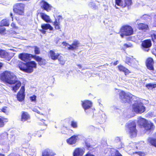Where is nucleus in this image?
Instances as JSON below:
<instances>
[{"label":"nucleus","instance_id":"obj_44","mask_svg":"<svg viewBox=\"0 0 156 156\" xmlns=\"http://www.w3.org/2000/svg\"><path fill=\"white\" fill-rule=\"evenodd\" d=\"M34 52L36 54H38L40 53V51L38 48L37 46L34 47Z\"/></svg>","mask_w":156,"mask_h":156},{"label":"nucleus","instance_id":"obj_30","mask_svg":"<svg viewBox=\"0 0 156 156\" xmlns=\"http://www.w3.org/2000/svg\"><path fill=\"white\" fill-rule=\"evenodd\" d=\"M8 119L2 117H0V127H3L5 124L8 121Z\"/></svg>","mask_w":156,"mask_h":156},{"label":"nucleus","instance_id":"obj_29","mask_svg":"<svg viewBox=\"0 0 156 156\" xmlns=\"http://www.w3.org/2000/svg\"><path fill=\"white\" fill-rule=\"evenodd\" d=\"M115 141L117 144L119 143L121 145V146H119V145L117 146V148L118 149H121V148H124V145L123 144H122V142H121V141L120 138L119 137H116L115 139Z\"/></svg>","mask_w":156,"mask_h":156},{"label":"nucleus","instance_id":"obj_39","mask_svg":"<svg viewBox=\"0 0 156 156\" xmlns=\"http://www.w3.org/2000/svg\"><path fill=\"white\" fill-rule=\"evenodd\" d=\"M71 125L72 127L76 128L78 126L77 122L76 121L73 120L71 122Z\"/></svg>","mask_w":156,"mask_h":156},{"label":"nucleus","instance_id":"obj_25","mask_svg":"<svg viewBox=\"0 0 156 156\" xmlns=\"http://www.w3.org/2000/svg\"><path fill=\"white\" fill-rule=\"evenodd\" d=\"M34 58L38 62L39 64L41 66L44 65L46 63V61L44 59H42L38 56L34 55Z\"/></svg>","mask_w":156,"mask_h":156},{"label":"nucleus","instance_id":"obj_32","mask_svg":"<svg viewBox=\"0 0 156 156\" xmlns=\"http://www.w3.org/2000/svg\"><path fill=\"white\" fill-rule=\"evenodd\" d=\"M8 55V53L5 50L0 49V57L5 58Z\"/></svg>","mask_w":156,"mask_h":156},{"label":"nucleus","instance_id":"obj_50","mask_svg":"<svg viewBox=\"0 0 156 156\" xmlns=\"http://www.w3.org/2000/svg\"><path fill=\"white\" fill-rule=\"evenodd\" d=\"M36 96L34 95L30 97V99L31 101H36Z\"/></svg>","mask_w":156,"mask_h":156},{"label":"nucleus","instance_id":"obj_24","mask_svg":"<svg viewBox=\"0 0 156 156\" xmlns=\"http://www.w3.org/2000/svg\"><path fill=\"white\" fill-rule=\"evenodd\" d=\"M59 55L58 53H55L54 51L51 50L50 51L49 56L52 59L56 60L58 58Z\"/></svg>","mask_w":156,"mask_h":156},{"label":"nucleus","instance_id":"obj_14","mask_svg":"<svg viewBox=\"0 0 156 156\" xmlns=\"http://www.w3.org/2000/svg\"><path fill=\"white\" fill-rule=\"evenodd\" d=\"M126 62L129 65L133 67H135L138 63V61L132 57H126Z\"/></svg>","mask_w":156,"mask_h":156},{"label":"nucleus","instance_id":"obj_59","mask_svg":"<svg viewBox=\"0 0 156 156\" xmlns=\"http://www.w3.org/2000/svg\"><path fill=\"white\" fill-rule=\"evenodd\" d=\"M77 65L80 69L81 68V66L80 65Z\"/></svg>","mask_w":156,"mask_h":156},{"label":"nucleus","instance_id":"obj_36","mask_svg":"<svg viewBox=\"0 0 156 156\" xmlns=\"http://www.w3.org/2000/svg\"><path fill=\"white\" fill-rule=\"evenodd\" d=\"M57 59H58L60 64L62 65H63L64 64L66 61L64 59L63 57L61 56L60 54Z\"/></svg>","mask_w":156,"mask_h":156},{"label":"nucleus","instance_id":"obj_60","mask_svg":"<svg viewBox=\"0 0 156 156\" xmlns=\"http://www.w3.org/2000/svg\"><path fill=\"white\" fill-rule=\"evenodd\" d=\"M118 61H117L116 62H114V65H117V63H118Z\"/></svg>","mask_w":156,"mask_h":156},{"label":"nucleus","instance_id":"obj_22","mask_svg":"<svg viewBox=\"0 0 156 156\" xmlns=\"http://www.w3.org/2000/svg\"><path fill=\"white\" fill-rule=\"evenodd\" d=\"M154 63L153 59L151 58H148L146 61V66L147 69L153 71L154 69L153 66Z\"/></svg>","mask_w":156,"mask_h":156},{"label":"nucleus","instance_id":"obj_58","mask_svg":"<svg viewBox=\"0 0 156 156\" xmlns=\"http://www.w3.org/2000/svg\"><path fill=\"white\" fill-rule=\"evenodd\" d=\"M3 66V64L2 63H0V69H1V68Z\"/></svg>","mask_w":156,"mask_h":156},{"label":"nucleus","instance_id":"obj_49","mask_svg":"<svg viewBox=\"0 0 156 156\" xmlns=\"http://www.w3.org/2000/svg\"><path fill=\"white\" fill-rule=\"evenodd\" d=\"M1 110L2 112L6 114L8 113L7 107H4L3 108H2Z\"/></svg>","mask_w":156,"mask_h":156},{"label":"nucleus","instance_id":"obj_16","mask_svg":"<svg viewBox=\"0 0 156 156\" xmlns=\"http://www.w3.org/2000/svg\"><path fill=\"white\" fill-rule=\"evenodd\" d=\"M41 27L42 29L40 30V31L43 34H46V30L49 29L52 30H53V27L49 24L44 23L41 25Z\"/></svg>","mask_w":156,"mask_h":156},{"label":"nucleus","instance_id":"obj_37","mask_svg":"<svg viewBox=\"0 0 156 156\" xmlns=\"http://www.w3.org/2000/svg\"><path fill=\"white\" fill-rule=\"evenodd\" d=\"M146 87L148 89H152L156 87V84L150 83L146 85Z\"/></svg>","mask_w":156,"mask_h":156},{"label":"nucleus","instance_id":"obj_2","mask_svg":"<svg viewBox=\"0 0 156 156\" xmlns=\"http://www.w3.org/2000/svg\"><path fill=\"white\" fill-rule=\"evenodd\" d=\"M1 80L4 81L12 84L16 81V76L12 72L6 71L3 73L1 76Z\"/></svg>","mask_w":156,"mask_h":156},{"label":"nucleus","instance_id":"obj_63","mask_svg":"<svg viewBox=\"0 0 156 156\" xmlns=\"http://www.w3.org/2000/svg\"><path fill=\"white\" fill-rule=\"evenodd\" d=\"M12 13H10V16H11L12 17V19H13V17H12Z\"/></svg>","mask_w":156,"mask_h":156},{"label":"nucleus","instance_id":"obj_15","mask_svg":"<svg viewBox=\"0 0 156 156\" xmlns=\"http://www.w3.org/2000/svg\"><path fill=\"white\" fill-rule=\"evenodd\" d=\"M62 18L60 16H58L56 18H55V21L53 23V24L55 26L56 30H59L60 29V22L62 20Z\"/></svg>","mask_w":156,"mask_h":156},{"label":"nucleus","instance_id":"obj_51","mask_svg":"<svg viewBox=\"0 0 156 156\" xmlns=\"http://www.w3.org/2000/svg\"><path fill=\"white\" fill-rule=\"evenodd\" d=\"M123 46L125 48H127L131 47L132 46V44L129 43L125 44L123 45Z\"/></svg>","mask_w":156,"mask_h":156},{"label":"nucleus","instance_id":"obj_13","mask_svg":"<svg viewBox=\"0 0 156 156\" xmlns=\"http://www.w3.org/2000/svg\"><path fill=\"white\" fill-rule=\"evenodd\" d=\"M19 57L21 59L26 62L30 60L31 58H34V56L30 54L23 53L20 54Z\"/></svg>","mask_w":156,"mask_h":156},{"label":"nucleus","instance_id":"obj_17","mask_svg":"<svg viewBox=\"0 0 156 156\" xmlns=\"http://www.w3.org/2000/svg\"><path fill=\"white\" fill-rule=\"evenodd\" d=\"M24 91V87L22 86L17 96V99L19 101H22L24 99L25 97Z\"/></svg>","mask_w":156,"mask_h":156},{"label":"nucleus","instance_id":"obj_1","mask_svg":"<svg viewBox=\"0 0 156 156\" xmlns=\"http://www.w3.org/2000/svg\"><path fill=\"white\" fill-rule=\"evenodd\" d=\"M138 123L144 129L145 133L147 134H149L151 131L153 130L154 128L153 123L141 117L138 118Z\"/></svg>","mask_w":156,"mask_h":156},{"label":"nucleus","instance_id":"obj_10","mask_svg":"<svg viewBox=\"0 0 156 156\" xmlns=\"http://www.w3.org/2000/svg\"><path fill=\"white\" fill-rule=\"evenodd\" d=\"M82 106L87 114H89L90 111H92V109H90L92 106V103L90 101L85 100L82 101Z\"/></svg>","mask_w":156,"mask_h":156},{"label":"nucleus","instance_id":"obj_34","mask_svg":"<svg viewBox=\"0 0 156 156\" xmlns=\"http://www.w3.org/2000/svg\"><path fill=\"white\" fill-rule=\"evenodd\" d=\"M148 140L150 144L156 147V139L149 138Z\"/></svg>","mask_w":156,"mask_h":156},{"label":"nucleus","instance_id":"obj_57","mask_svg":"<svg viewBox=\"0 0 156 156\" xmlns=\"http://www.w3.org/2000/svg\"><path fill=\"white\" fill-rule=\"evenodd\" d=\"M30 0H17L18 1H29Z\"/></svg>","mask_w":156,"mask_h":156},{"label":"nucleus","instance_id":"obj_45","mask_svg":"<svg viewBox=\"0 0 156 156\" xmlns=\"http://www.w3.org/2000/svg\"><path fill=\"white\" fill-rule=\"evenodd\" d=\"M142 18L144 19H145L146 20H148V19H150L151 18V17L150 16L145 14L144 15L142 16Z\"/></svg>","mask_w":156,"mask_h":156},{"label":"nucleus","instance_id":"obj_19","mask_svg":"<svg viewBox=\"0 0 156 156\" xmlns=\"http://www.w3.org/2000/svg\"><path fill=\"white\" fill-rule=\"evenodd\" d=\"M85 152L84 148H78L75 149L73 153V156H83Z\"/></svg>","mask_w":156,"mask_h":156},{"label":"nucleus","instance_id":"obj_38","mask_svg":"<svg viewBox=\"0 0 156 156\" xmlns=\"http://www.w3.org/2000/svg\"><path fill=\"white\" fill-rule=\"evenodd\" d=\"M8 134L6 133H4L0 135V141L5 139L7 137Z\"/></svg>","mask_w":156,"mask_h":156},{"label":"nucleus","instance_id":"obj_20","mask_svg":"<svg viewBox=\"0 0 156 156\" xmlns=\"http://www.w3.org/2000/svg\"><path fill=\"white\" fill-rule=\"evenodd\" d=\"M151 45V41L149 40H147L144 41L142 43V46L143 49L146 51H148L149 50L148 48L150 47Z\"/></svg>","mask_w":156,"mask_h":156},{"label":"nucleus","instance_id":"obj_61","mask_svg":"<svg viewBox=\"0 0 156 156\" xmlns=\"http://www.w3.org/2000/svg\"><path fill=\"white\" fill-rule=\"evenodd\" d=\"M118 145H119V146H121V145L119 143H118V144H117V145H116L117 148V146Z\"/></svg>","mask_w":156,"mask_h":156},{"label":"nucleus","instance_id":"obj_27","mask_svg":"<svg viewBox=\"0 0 156 156\" xmlns=\"http://www.w3.org/2000/svg\"><path fill=\"white\" fill-rule=\"evenodd\" d=\"M13 84H15V86L12 87V90L15 92H16V91L19 89L20 87L21 83V82L18 80L17 78L16 79V81Z\"/></svg>","mask_w":156,"mask_h":156},{"label":"nucleus","instance_id":"obj_42","mask_svg":"<svg viewBox=\"0 0 156 156\" xmlns=\"http://www.w3.org/2000/svg\"><path fill=\"white\" fill-rule=\"evenodd\" d=\"M45 121L43 119H42L40 120V122H39V124L40 125H44L45 127L46 128L47 126V125L45 122Z\"/></svg>","mask_w":156,"mask_h":156},{"label":"nucleus","instance_id":"obj_4","mask_svg":"<svg viewBox=\"0 0 156 156\" xmlns=\"http://www.w3.org/2000/svg\"><path fill=\"white\" fill-rule=\"evenodd\" d=\"M136 123L133 121H130L126 124V132L131 137H135L136 135Z\"/></svg>","mask_w":156,"mask_h":156},{"label":"nucleus","instance_id":"obj_35","mask_svg":"<svg viewBox=\"0 0 156 156\" xmlns=\"http://www.w3.org/2000/svg\"><path fill=\"white\" fill-rule=\"evenodd\" d=\"M0 24L2 26H8L9 25V23L8 20L6 19H4L1 21Z\"/></svg>","mask_w":156,"mask_h":156},{"label":"nucleus","instance_id":"obj_28","mask_svg":"<svg viewBox=\"0 0 156 156\" xmlns=\"http://www.w3.org/2000/svg\"><path fill=\"white\" fill-rule=\"evenodd\" d=\"M118 68L119 71L124 72L125 75L128 74L130 73L128 69L122 65L118 66Z\"/></svg>","mask_w":156,"mask_h":156},{"label":"nucleus","instance_id":"obj_40","mask_svg":"<svg viewBox=\"0 0 156 156\" xmlns=\"http://www.w3.org/2000/svg\"><path fill=\"white\" fill-rule=\"evenodd\" d=\"M115 3L118 6H121L122 7V5L123 3L121 0H115Z\"/></svg>","mask_w":156,"mask_h":156},{"label":"nucleus","instance_id":"obj_3","mask_svg":"<svg viewBox=\"0 0 156 156\" xmlns=\"http://www.w3.org/2000/svg\"><path fill=\"white\" fill-rule=\"evenodd\" d=\"M36 64L34 61H30L27 63L20 62L18 66L21 70L25 72L31 73L33 71V68L36 67Z\"/></svg>","mask_w":156,"mask_h":156},{"label":"nucleus","instance_id":"obj_55","mask_svg":"<svg viewBox=\"0 0 156 156\" xmlns=\"http://www.w3.org/2000/svg\"><path fill=\"white\" fill-rule=\"evenodd\" d=\"M62 129L65 130L66 131L65 132H66L67 129V128L66 127H63Z\"/></svg>","mask_w":156,"mask_h":156},{"label":"nucleus","instance_id":"obj_54","mask_svg":"<svg viewBox=\"0 0 156 156\" xmlns=\"http://www.w3.org/2000/svg\"><path fill=\"white\" fill-rule=\"evenodd\" d=\"M11 26L12 27H15V24L14 23H12L11 24Z\"/></svg>","mask_w":156,"mask_h":156},{"label":"nucleus","instance_id":"obj_6","mask_svg":"<svg viewBox=\"0 0 156 156\" xmlns=\"http://www.w3.org/2000/svg\"><path fill=\"white\" fill-rule=\"evenodd\" d=\"M120 36L123 38L124 36H129L132 35L133 33V28L130 26L125 25L122 26L120 31Z\"/></svg>","mask_w":156,"mask_h":156},{"label":"nucleus","instance_id":"obj_8","mask_svg":"<svg viewBox=\"0 0 156 156\" xmlns=\"http://www.w3.org/2000/svg\"><path fill=\"white\" fill-rule=\"evenodd\" d=\"M25 5L23 3H17L13 6V10L14 12L20 15H23L24 12Z\"/></svg>","mask_w":156,"mask_h":156},{"label":"nucleus","instance_id":"obj_31","mask_svg":"<svg viewBox=\"0 0 156 156\" xmlns=\"http://www.w3.org/2000/svg\"><path fill=\"white\" fill-rule=\"evenodd\" d=\"M138 27L139 29L141 30H147L148 29V26L147 25L143 23H140L138 24Z\"/></svg>","mask_w":156,"mask_h":156},{"label":"nucleus","instance_id":"obj_18","mask_svg":"<svg viewBox=\"0 0 156 156\" xmlns=\"http://www.w3.org/2000/svg\"><path fill=\"white\" fill-rule=\"evenodd\" d=\"M41 18L44 21L47 23H52V21L50 16L47 14L42 12L38 13Z\"/></svg>","mask_w":156,"mask_h":156},{"label":"nucleus","instance_id":"obj_5","mask_svg":"<svg viewBox=\"0 0 156 156\" xmlns=\"http://www.w3.org/2000/svg\"><path fill=\"white\" fill-rule=\"evenodd\" d=\"M135 97L129 93H126L123 91H121L119 93V98L122 102L129 103Z\"/></svg>","mask_w":156,"mask_h":156},{"label":"nucleus","instance_id":"obj_9","mask_svg":"<svg viewBox=\"0 0 156 156\" xmlns=\"http://www.w3.org/2000/svg\"><path fill=\"white\" fill-rule=\"evenodd\" d=\"M62 44L64 46L68 48L69 50H72L77 49L80 44L79 42L77 41H74L71 45H69L66 42H63Z\"/></svg>","mask_w":156,"mask_h":156},{"label":"nucleus","instance_id":"obj_7","mask_svg":"<svg viewBox=\"0 0 156 156\" xmlns=\"http://www.w3.org/2000/svg\"><path fill=\"white\" fill-rule=\"evenodd\" d=\"M145 107L140 101H136L132 105V111L136 113L141 114L145 111Z\"/></svg>","mask_w":156,"mask_h":156},{"label":"nucleus","instance_id":"obj_64","mask_svg":"<svg viewBox=\"0 0 156 156\" xmlns=\"http://www.w3.org/2000/svg\"><path fill=\"white\" fill-rule=\"evenodd\" d=\"M154 121L156 123V119L154 120Z\"/></svg>","mask_w":156,"mask_h":156},{"label":"nucleus","instance_id":"obj_41","mask_svg":"<svg viewBox=\"0 0 156 156\" xmlns=\"http://www.w3.org/2000/svg\"><path fill=\"white\" fill-rule=\"evenodd\" d=\"M86 145L89 150L91 151L93 150L94 148L93 147L92 145H90L89 144L86 143Z\"/></svg>","mask_w":156,"mask_h":156},{"label":"nucleus","instance_id":"obj_47","mask_svg":"<svg viewBox=\"0 0 156 156\" xmlns=\"http://www.w3.org/2000/svg\"><path fill=\"white\" fill-rule=\"evenodd\" d=\"M89 6L92 9H95L96 7L94 3L91 2L89 4Z\"/></svg>","mask_w":156,"mask_h":156},{"label":"nucleus","instance_id":"obj_11","mask_svg":"<svg viewBox=\"0 0 156 156\" xmlns=\"http://www.w3.org/2000/svg\"><path fill=\"white\" fill-rule=\"evenodd\" d=\"M106 154L108 156H122L120 153L114 148H108Z\"/></svg>","mask_w":156,"mask_h":156},{"label":"nucleus","instance_id":"obj_56","mask_svg":"<svg viewBox=\"0 0 156 156\" xmlns=\"http://www.w3.org/2000/svg\"><path fill=\"white\" fill-rule=\"evenodd\" d=\"M132 146H132V148H133V149H135V147H133V146H133L134 145H135V144L134 143H132Z\"/></svg>","mask_w":156,"mask_h":156},{"label":"nucleus","instance_id":"obj_23","mask_svg":"<svg viewBox=\"0 0 156 156\" xmlns=\"http://www.w3.org/2000/svg\"><path fill=\"white\" fill-rule=\"evenodd\" d=\"M30 116L27 112H23L22 113L21 120L23 122H24L30 119Z\"/></svg>","mask_w":156,"mask_h":156},{"label":"nucleus","instance_id":"obj_52","mask_svg":"<svg viewBox=\"0 0 156 156\" xmlns=\"http://www.w3.org/2000/svg\"><path fill=\"white\" fill-rule=\"evenodd\" d=\"M151 37L152 38V39L153 40L156 39V35L154 34H153L151 35Z\"/></svg>","mask_w":156,"mask_h":156},{"label":"nucleus","instance_id":"obj_46","mask_svg":"<svg viewBox=\"0 0 156 156\" xmlns=\"http://www.w3.org/2000/svg\"><path fill=\"white\" fill-rule=\"evenodd\" d=\"M135 153L137 154L140 156H144L146 155L145 153L142 152H136Z\"/></svg>","mask_w":156,"mask_h":156},{"label":"nucleus","instance_id":"obj_26","mask_svg":"<svg viewBox=\"0 0 156 156\" xmlns=\"http://www.w3.org/2000/svg\"><path fill=\"white\" fill-rule=\"evenodd\" d=\"M54 155V154L51 150L47 149L43 151L42 156H53Z\"/></svg>","mask_w":156,"mask_h":156},{"label":"nucleus","instance_id":"obj_62","mask_svg":"<svg viewBox=\"0 0 156 156\" xmlns=\"http://www.w3.org/2000/svg\"><path fill=\"white\" fill-rule=\"evenodd\" d=\"M0 156H5V155L3 154H0Z\"/></svg>","mask_w":156,"mask_h":156},{"label":"nucleus","instance_id":"obj_53","mask_svg":"<svg viewBox=\"0 0 156 156\" xmlns=\"http://www.w3.org/2000/svg\"><path fill=\"white\" fill-rule=\"evenodd\" d=\"M84 156H94V155L91 154L90 153L87 154Z\"/></svg>","mask_w":156,"mask_h":156},{"label":"nucleus","instance_id":"obj_12","mask_svg":"<svg viewBox=\"0 0 156 156\" xmlns=\"http://www.w3.org/2000/svg\"><path fill=\"white\" fill-rule=\"evenodd\" d=\"M79 135H74L66 140L67 143L70 145L75 144L77 141L80 139Z\"/></svg>","mask_w":156,"mask_h":156},{"label":"nucleus","instance_id":"obj_43","mask_svg":"<svg viewBox=\"0 0 156 156\" xmlns=\"http://www.w3.org/2000/svg\"><path fill=\"white\" fill-rule=\"evenodd\" d=\"M5 29L4 27L1 25H0V34L3 33L5 32Z\"/></svg>","mask_w":156,"mask_h":156},{"label":"nucleus","instance_id":"obj_33","mask_svg":"<svg viewBox=\"0 0 156 156\" xmlns=\"http://www.w3.org/2000/svg\"><path fill=\"white\" fill-rule=\"evenodd\" d=\"M124 2L122 5V7H124L126 6H129L132 4V0H123Z\"/></svg>","mask_w":156,"mask_h":156},{"label":"nucleus","instance_id":"obj_48","mask_svg":"<svg viewBox=\"0 0 156 156\" xmlns=\"http://www.w3.org/2000/svg\"><path fill=\"white\" fill-rule=\"evenodd\" d=\"M32 111L34 112H35L41 115H43V114L41 113L36 108H33L32 109Z\"/></svg>","mask_w":156,"mask_h":156},{"label":"nucleus","instance_id":"obj_21","mask_svg":"<svg viewBox=\"0 0 156 156\" xmlns=\"http://www.w3.org/2000/svg\"><path fill=\"white\" fill-rule=\"evenodd\" d=\"M41 7L44 10L47 12H49L51 10V6L47 2L42 1L41 2Z\"/></svg>","mask_w":156,"mask_h":156}]
</instances>
